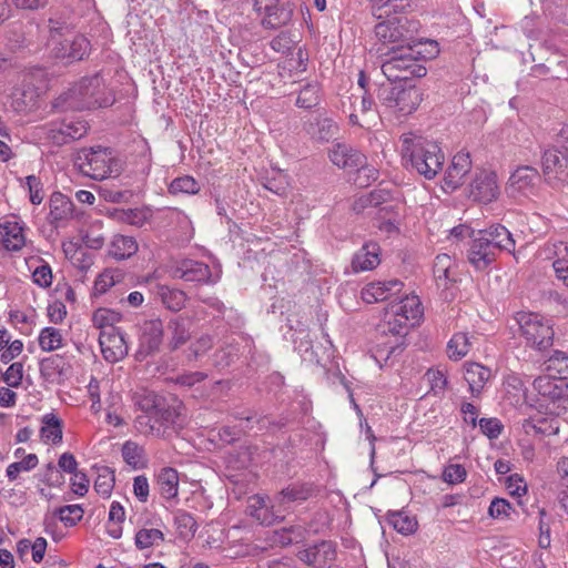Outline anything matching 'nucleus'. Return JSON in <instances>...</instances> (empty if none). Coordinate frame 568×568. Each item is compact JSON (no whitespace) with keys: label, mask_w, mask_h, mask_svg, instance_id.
<instances>
[{"label":"nucleus","mask_w":568,"mask_h":568,"mask_svg":"<svg viewBox=\"0 0 568 568\" xmlns=\"http://www.w3.org/2000/svg\"><path fill=\"white\" fill-rule=\"evenodd\" d=\"M115 98L106 88L103 71L81 78L72 88L61 93L52 102L59 112L82 111L111 106Z\"/></svg>","instance_id":"f257e3e1"},{"label":"nucleus","mask_w":568,"mask_h":568,"mask_svg":"<svg viewBox=\"0 0 568 568\" xmlns=\"http://www.w3.org/2000/svg\"><path fill=\"white\" fill-rule=\"evenodd\" d=\"M402 156L419 175L433 180L443 169L445 154L437 142L407 133L402 136Z\"/></svg>","instance_id":"f03ea898"},{"label":"nucleus","mask_w":568,"mask_h":568,"mask_svg":"<svg viewBox=\"0 0 568 568\" xmlns=\"http://www.w3.org/2000/svg\"><path fill=\"white\" fill-rule=\"evenodd\" d=\"M376 97L381 105L399 115L412 114L423 101L422 90L412 81H389L379 84Z\"/></svg>","instance_id":"7ed1b4c3"},{"label":"nucleus","mask_w":568,"mask_h":568,"mask_svg":"<svg viewBox=\"0 0 568 568\" xmlns=\"http://www.w3.org/2000/svg\"><path fill=\"white\" fill-rule=\"evenodd\" d=\"M385 55L382 71L389 81H410V78H422L427 73L416 55L408 51V45L392 47Z\"/></svg>","instance_id":"20e7f679"},{"label":"nucleus","mask_w":568,"mask_h":568,"mask_svg":"<svg viewBox=\"0 0 568 568\" xmlns=\"http://www.w3.org/2000/svg\"><path fill=\"white\" fill-rule=\"evenodd\" d=\"M516 321L526 345L545 352L554 344L552 322L538 313H517Z\"/></svg>","instance_id":"39448f33"},{"label":"nucleus","mask_w":568,"mask_h":568,"mask_svg":"<svg viewBox=\"0 0 568 568\" xmlns=\"http://www.w3.org/2000/svg\"><path fill=\"white\" fill-rule=\"evenodd\" d=\"M542 173L560 182H568V124L558 132L555 143L541 155Z\"/></svg>","instance_id":"423d86ee"},{"label":"nucleus","mask_w":568,"mask_h":568,"mask_svg":"<svg viewBox=\"0 0 568 568\" xmlns=\"http://www.w3.org/2000/svg\"><path fill=\"white\" fill-rule=\"evenodd\" d=\"M80 170L90 178L101 181L113 173L118 174V162L112 158V152L106 148H91L83 150L78 156Z\"/></svg>","instance_id":"0eeeda50"},{"label":"nucleus","mask_w":568,"mask_h":568,"mask_svg":"<svg viewBox=\"0 0 568 568\" xmlns=\"http://www.w3.org/2000/svg\"><path fill=\"white\" fill-rule=\"evenodd\" d=\"M164 326L160 318L148 320L140 326L139 348L135 353L136 361H144L148 356L160 351L163 342Z\"/></svg>","instance_id":"6e6552de"},{"label":"nucleus","mask_w":568,"mask_h":568,"mask_svg":"<svg viewBox=\"0 0 568 568\" xmlns=\"http://www.w3.org/2000/svg\"><path fill=\"white\" fill-rule=\"evenodd\" d=\"M328 159L338 169H343L349 173L366 170V155L355 146L345 142L333 143L332 148L328 150Z\"/></svg>","instance_id":"1a4fd4ad"},{"label":"nucleus","mask_w":568,"mask_h":568,"mask_svg":"<svg viewBox=\"0 0 568 568\" xmlns=\"http://www.w3.org/2000/svg\"><path fill=\"white\" fill-rule=\"evenodd\" d=\"M48 45L57 59L67 63L82 60L91 47L89 38H50Z\"/></svg>","instance_id":"9d476101"},{"label":"nucleus","mask_w":568,"mask_h":568,"mask_svg":"<svg viewBox=\"0 0 568 568\" xmlns=\"http://www.w3.org/2000/svg\"><path fill=\"white\" fill-rule=\"evenodd\" d=\"M306 134L316 143H328L339 134L338 123L326 113H317L303 124Z\"/></svg>","instance_id":"9b49d317"},{"label":"nucleus","mask_w":568,"mask_h":568,"mask_svg":"<svg viewBox=\"0 0 568 568\" xmlns=\"http://www.w3.org/2000/svg\"><path fill=\"white\" fill-rule=\"evenodd\" d=\"M298 560L313 568H324L336 560V544L332 540H320L297 551Z\"/></svg>","instance_id":"f8f14e48"},{"label":"nucleus","mask_w":568,"mask_h":568,"mask_svg":"<svg viewBox=\"0 0 568 568\" xmlns=\"http://www.w3.org/2000/svg\"><path fill=\"white\" fill-rule=\"evenodd\" d=\"M99 344L104 359L116 363L129 353L125 334L120 328H110L100 332Z\"/></svg>","instance_id":"ddd939ff"},{"label":"nucleus","mask_w":568,"mask_h":568,"mask_svg":"<svg viewBox=\"0 0 568 568\" xmlns=\"http://www.w3.org/2000/svg\"><path fill=\"white\" fill-rule=\"evenodd\" d=\"M498 195L499 186L495 172L484 170L475 175L469 185V199L488 204L497 200Z\"/></svg>","instance_id":"4468645a"},{"label":"nucleus","mask_w":568,"mask_h":568,"mask_svg":"<svg viewBox=\"0 0 568 568\" xmlns=\"http://www.w3.org/2000/svg\"><path fill=\"white\" fill-rule=\"evenodd\" d=\"M316 494V486L311 481H295L274 495V501L280 509L287 510L292 504H302Z\"/></svg>","instance_id":"2eb2a0df"},{"label":"nucleus","mask_w":568,"mask_h":568,"mask_svg":"<svg viewBox=\"0 0 568 568\" xmlns=\"http://www.w3.org/2000/svg\"><path fill=\"white\" fill-rule=\"evenodd\" d=\"M471 243L468 248V262L477 270L485 271L496 260L497 250L494 243L479 236L475 231H471Z\"/></svg>","instance_id":"dca6fc26"},{"label":"nucleus","mask_w":568,"mask_h":568,"mask_svg":"<svg viewBox=\"0 0 568 568\" xmlns=\"http://www.w3.org/2000/svg\"><path fill=\"white\" fill-rule=\"evenodd\" d=\"M142 408L165 427L178 424L180 406L169 404L162 396L153 395L152 397H146Z\"/></svg>","instance_id":"f3484780"},{"label":"nucleus","mask_w":568,"mask_h":568,"mask_svg":"<svg viewBox=\"0 0 568 568\" xmlns=\"http://www.w3.org/2000/svg\"><path fill=\"white\" fill-rule=\"evenodd\" d=\"M254 8L263 14L262 23L267 28H277L291 19V10L278 4V0H254Z\"/></svg>","instance_id":"a211bd4d"},{"label":"nucleus","mask_w":568,"mask_h":568,"mask_svg":"<svg viewBox=\"0 0 568 568\" xmlns=\"http://www.w3.org/2000/svg\"><path fill=\"white\" fill-rule=\"evenodd\" d=\"M88 132V123L83 120L64 119L59 126L50 130V138L57 145H64L79 140Z\"/></svg>","instance_id":"6ab92c4d"},{"label":"nucleus","mask_w":568,"mask_h":568,"mask_svg":"<svg viewBox=\"0 0 568 568\" xmlns=\"http://www.w3.org/2000/svg\"><path fill=\"white\" fill-rule=\"evenodd\" d=\"M541 176L538 170L530 165L518 166L509 178L511 192L523 194L532 193L540 183Z\"/></svg>","instance_id":"aec40b11"},{"label":"nucleus","mask_w":568,"mask_h":568,"mask_svg":"<svg viewBox=\"0 0 568 568\" xmlns=\"http://www.w3.org/2000/svg\"><path fill=\"white\" fill-rule=\"evenodd\" d=\"M470 169L471 160L469 154L463 152L457 153L445 172L443 189L445 191L456 190L462 184L464 176L470 171Z\"/></svg>","instance_id":"412c9836"},{"label":"nucleus","mask_w":568,"mask_h":568,"mask_svg":"<svg viewBox=\"0 0 568 568\" xmlns=\"http://www.w3.org/2000/svg\"><path fill=\"white\" fill-rule=\"evenodd\" d=\"M50 212L47 217L50 225L54 229L60 227L61 222L73 217L74 204L61 192H53L49 200Z\"/></svg>","instance_id":"4be33fe9"},{"label":"nucleus","mask_w":568,"mask_h":568,"mask_svg":"<svg viewBox=\"0 0 568 568\" xmlns=\"http://www.w3.org/2000/svg\"><path fill=\"white\" fill-rule=\"evenodd\" d=\"M381 247L376 242H368L354 254L352 267L355 273L371 271L381 263Z\"/></svg>","instance_id":"5701e85b"},{"label":"nucleus","mask_w":568,"mask_h":568,"mask_svg":"<svg viewBox=\"0 0 568 568\" xmlns=\"http://www.w3.org/2000/svg\"><path fill=\"white\" fill-rule=\"evenodd\" d=\"M387 315H396L403 317L407 315L412 325H417L423 316L422 303L416 295H406L396 303H392Z\"/></svg>","instance_id":"b1692460"},{"label":"nucleus","mask_w":568,"mask_h":568,"mask_svg":"<svg viewBox=\"0 0 568 568\" xmlns=\"http://www.w3.org/2000/svg\"><path fill=\"white\" fill-rule=\"evenodd\" d=\"M178 276L186 282L211 283L212 273L210 266L203 262L184 260L176 267Z\"/></svg>","instance_id":"393cba45"},{"label":"nucleus","mask_w":568,"mask_h":568,"mask_svg":"<svg viewBox=\"0 0 568 568\" xmlns=\"http://www.w3.org/2000/svg\"><path fill=\"white\" fill-rule=\"evenodd\" d=\"M476 233L494 243L497 252L507 251L510 253L515 250V240L511 233L501 224H493L487 229L478 230Z\"/></svg>","instance_id":"a878e982"},{"label":"nucleus","mask_w":568,"mask_h":568,"mask_svg":"<svg viewBox=\"0 0 568 568\" xmlns=\"http://www.w3.org/2000/svg\"><path fill=\"white\" fill-rule=\"evenodd\" d=\"M465 381L474 397H478L484 389L485 384L491 377V371L479 363H467L465 365Z\"/></svg>","instance_id":"bb28decb"},{"label":"nucleus","mask_w":568,"mask_h":568,"mask_svg":"<svg viewBox=\"0 0 568 568\" xmlns=\"http://www.w3.org/2000/svg\"><path fill=\"white\" fill-rule=\"evenodd\" d=\"M387 320H385L384 324L381 325L382 333L384 335H392L394 337L395 344H400L402 342L404 344H407L406 336L409 333L410 328L415 327L416 325H412V323L408 321L407 315H404L403 317H398L396 315H387Z\"/></svg>","instance_id":"cd10ccee"},{"label":"nucleus","mask_w":568,"mask_h":568,"mask_svg":"<svg viewBox=\"0 0 568 568\" xmlns=\"http://www.w3.org/2000/svg\"><path fill=\"white\" fill-rule=\"evenodd\" d=\"M0 234L2 237V245L7 251H20L26 244L23 229L22 226L19 225L18 222L7 221L4 223H1Z\"/></svg>","instance_id":"c85d7f7f"},{"label":"nucleus","mask_w":568,"mask_h":568,"mask_svg":"<svg viewBox=\"0 0 568 568\" xmlns=\"http://www.w3.org/2000/svg\"><path fill=\"white\" fill-rule=\"evenodd\" d=\"M168 329L171 333L168 342L171 352L176 351L191 338L190 322L184 317L172 318L168 324Z\"/></svg>","instance_id":"c756f323"},{"label":"nucleus","mask_w":568,"mask_h":568,"mask_svg":"<svg viewBox=\"0 0 568 568\" xmlns=\"http://www.w3.org/2000/svg\"><path fill=\"white\" fill-rule=\"evenodd\" d=\"M156 486L159 494L165 499H172L178 496L179 474L172 467L162 468L156 475Z\"/></svg>","instance_id":"7c9ffc66"},{"label":"nucleus","mask_w":568,"mask_h":568,"mask_svg":"<svg viewBox=\"0 0 568 568\" xmlns=\"http://www.w3.org/2000/svg\"><path fill=\"white\" fill-rule=\"evenodd\" d=\"M109 216L121 223H126L136 227L143 226L151 219L149 210L144 209H112L108 211Z\"/></svg>","instance_id":"2f4dec72"},{"label":"nucleus","mask_w":568,"mask_h":568,"mask_svg":"<svg viewBox=\"0 0 568 568\" xmlns=\"http://www.w3.org/2000/svg\"><path fill=\"white\" fill-rule=\"evenodd\" d=\"M407 344L403 342L400 344H395L393 341L388 339L387 342L378 343L372 353V357L374 361L383 367L385 365H392L394 359L397 358Z\"/></svg>","instance_id":"473e14b6"},{"label":"nucleus","mask_w":568,"mask_h":568,"mask_svg":"<svg viewBox=\"0 0 568 568\" xmlns=\"http://www.w3.org/2000/svg\"><path fill=\"white\" fill-rule=\"evenodd\" d=\"M43 426L40 429V437L44 443L60 444L63 437V424L61 418L50 413L42 417Z\"/></svg>","instance_id":"72a5a7b5"},{"label":"nucleus","mask_w":568,"mask_h":568,"mask_svg":"<svg viewBox=\"0 0 568 568\" xmlns=\"http://www.w3.org/2000/svg\"><path fill=\"white\" fill-rule=\"evenodd\" d=\"M408 51L416 55V60L420 61L435 59L439 54V44L433 38H418L413 43H407Z\"/></svg>","instance_id":"f704fd0d"},{"label":"nucleus","mask_w":568,"mask_h":568,"mask_svg":"<svg viewBox=\"0 0 568 568\" xmlns=\"http://www.w3.org/2000/svg\"><path fill=\"white\" fill-rule=\"evenodd\" d=\"M156 295L171 312H179L185 306L186 294L181 290L160 285L158 286Z\"/></svg>","instance_id":"c9c22d12"},{"label":"nucleus","mask_w":568,"mask_h":568,"mask_svg":"<svg viewBox=\"0 0 568 568\" xmlns=\"http://www.w3.org/2000/svg\"><path fill=\"white\" fill-rule=\"evenodd\" d=\"M557 377L551 374H547L544 376H538L534 379V388L544 397H549L551 399L564 397L565 383L561 382L560 385L556 383Z\"/></svg>","instance_id":"e433bc0d"},{"label":"nucleus","mask_w":568,"mask_h":568,"mask_svg":"<svg viewBox=\"0 0 568 568\" xmlns=\"http://www.w3.org/2000/svg\"><path fill=\"white\" fill-rule=\"evenodd\" d=\"M138 251V243L134 237L115 235L111 243L109 254L118 261H123Z\"/></svg>","instance_id":"4c0bfd02"},{"label":"nucleus","mask_w":568,"mask_h":568,"mask_svg":"<svg viewBox=\"0 0 568 568\" xmlns=\"http://www.w3.org/2000/svg\"><path fill=\"white\" fill-rule=\"evenodd\" d=\"M123 460L133 469H142L146 466L145 450L133 440H126L122 445Z\"/></svg>","instance_id":"58836bf2"},{"label":"nucleus","mask_w":568,"mask_h":568,"mask_svg":"<svg viewBox=\"0 0 568 568\" xmlns=\"http://www.w3.org/2000/svg\"><path fill=\"white\" fill-rule=\"evenodd\" d=\"M386 521L402 535L413 534L417 529V520L404 511L389 510L386 514Z\"/></svg>","instance_id":"ea45409f"},{"label":"nucleus","mask_w":568,"mask_h":568,"mask_svg":"<svg viewBox=\"0 0 568 568\" xmlns=\"http://www.w3.org/2000/svg\"><path fill=\"white\" fill-rule=\"evenodd\" d=\"M321 85L317 81L307 82L302 87L295 104L302 109H312L321 102Z\"/></svg>","instance_id":"a19ab883"},{"label":"nucleus","mask_w":568,"mask_h":568,"mask_svg":"<svg viewBox=\"0 0 568 568\" xmlns=\"http://www.w3.org/2000/svg\"><path fill=\"white\" fill-rule=\"evenodd\" d=\"M545 371L559 381L568 378V355L561 351H554L544 363Z\"/></svg>","instance_id":"79ce46f5"},{"label":"nucleus","mask_w":568,"mask_h":568,"mask_svg":"<svg viewBox=\"0 0 568 568\" xmlns=\"http://www.w3.org/2000/svg\"><path fill=\"white\" fill-rule=\"evenodd\" d=\"M174 524L179 536L184 539H192L197 530V523L194 517L183 509L174 511Z\"/></svg>","instance_id":"37998d69"},{"label":"nucleus","mask_w":568,"mask_h":568,"mask_svg":"<svg viewBox=\"0 0 568 568\" xmlns=\"http://www.w3.org/2000/svg\"><path fill=\"white\" fill-rule=\"evenodd\" d=\"M98 476L94 480V490L108 498L110 497L114 484H115V471L108 467V466H101L97 468Z\"/></svg>","instance_id":"c03bdc74"},{"label":"nucleus","mask_w":568,"mask_h":568,"mask_svg":"<svg viewBox=\"0 0 568 568\" xmlns=\"http://www.w3.org/2000/svg\"><path fill=\"white\" fill-rule=\"evenodd\" d=\"M280 509L272 498V504L266 507H260V509L247 510V514L255 518L263 526H272L277 521H282L284 516L280 515Z\"/></svg>","instance_id":"a18cd8bd"},{"label":"nucleus","mask_w":568,"mask_h":568,"mask_svg":"<svg viewBox=\"0 0 568 568\" xmlns=\"http://www.w3.org/2000/svg\"><path fill=\"white\" fill-rule=\"evenodd\" d=\"M470 341L466 333L459 332L453 335L447 344L448 357L453 361H459L465 357L470 349Z\"/></svg>","instance_id":"49530a36"},{"label":"nucleus","mask_w":568,"mask_h":568,"mask_svg":"<svg viewBox=\"0 0 568 568\" xmlns=\"http://www.w3.org/2000/svg\"><path fill=\"white\" fill-rule=\"evenodd\" d=\"M162 541H164V534L156 528H142L134 537V545L139 550L158 546Z\"/></svg>","instance_id":"de8ad7c7"},{"label":"nucleus","mask_w":568,"mask_h":568,"mask_svg":"<svg viewBox=\"0 0 568 568\" xmlns=\"http://www.w3.org/2000/svg\"><path fill=\"white\" fill-rule=\"evenodd\" d=\"M390 200V193L386 190H374L366 195L361 196L354 205V210L359 212L366 207L381 209Z\"/></svg>","instance_id":"09e8293b"},{"label":"nucleus","mask_w":568,"mask_h":568,"mask_svg":"<svg viewBox=\"0 0 568 568\" xmlns=\"http://www.w3.org/2000/svg\"><path fill=\"white\" fill-rule=\"evenodd\" d=\"M121 318L122 315L119 312L104 307L98 308L92 314L93 326L100 328L101 331L118 328L115 324L120 322Z\"/></svg>","instance_id":"8fccbe9b"},{"label":"nucleus","mask_w":568,"mask_h":568,"mask_svg":"<svg viewBox=\"0 0 568 568\" xmlns=\"http://www.w3.org/2000/svg\"><path fill=\"white\" fill-rule=\"evenodd\" d=\"M385 282H373L366 284L361 292L362 300L367 304L377 303L389 298Z\"/></svg>","instance_id":"3c124183"},{"label":"nucleus","mask_w":568,"mask_h":568,"mask_svg":"<svg viewBox=\"0 0 568 568\" xmlns=\"http://www.w3.org/2000/svg\"><path fill=\"white\" fill-rule=\"evenodd\" d=\"M38 341L42 351L51 352L62 345V335L59 328L48 326L41 329Z\"/></svg>","instance_id":"603ef678"},{"label":"nucleus","mask_w":568,"mask_h":568,"mask_svg":"<svg viewBox=\"0 0 568 568\" xmlns=\"http://www.w3.org/2000/svg\"><path fill=\"white\" fill-rule=\"evenodd\" d=\"M84 510L81 505H65L54 510V515L67 526H75L83 517Z\"/></svg>","instance_id":"864d4df0"},{"label":"nucleus","mask_w":568,"mask_h":568,"mask_svg":"<svg viewBox=\"0 0 568 568\" xmlns=\"http://www.w3.org/2000/svg\"><path fill=\"white\" fill-rule=\"evenodd\" d=\"M558 473L560 480L557 486L558 501L561 508L568 514V458H562L558 463Z\"/></svg>","instance_id":"5fc2aeb1"},{"label":"nucleus","mask_w":568,"mask_h":568,"mask_svg":"<svg viewBox=\"0 0 568 568\" xmlns=\"http://www.w3.org/2000/svg\"><path fill=\"white\" fill-rule=\"evenodd\" d=\"M200 191L199 182L190 176V175H183L180 178L174 179L171 184L169 185V192L171 194H196Z\"/></svg>","instance_id":"6e6d98bb"},{"label":"nucleus","mask_w":568,"mask_h":568,"mask_svg":"<svg viewBox=\"0 0 568 568\" xmlns=\"http://www.w3.org/2000/svg\"><path fill=\"white\" fill-rule=\"evenodd\" d=\"M38 463V456L36 454H29L21 462L10 464L7 467L6 475L10 481H13L18 478L20 471H29L36 468Z\"/></svg>","instance_id":"4d7b16f0"},{"label":"nucleus","mask_w":568,"mask_h":568,"mask_svg":"<svg viewBox=\"0 0 568 568\" xmlns=\"http://www.w3.org/2000/svg\"><path fill=\"white\" fill-rule=\"evenodd\" d=\"M41 375L49 381H54L57 376L63 373L62 358L60 356H50L43 358L40 363Z\"/></svg>","instance_id":"13d9d810"},{"label":"nucleus","mask_w":568,"mask_h":568,"mask_svg":"<svg viewBox=\"0 0 568 568\" xmlns=\"http://www.w3.org/2000/svg\"><path fill=\"white\" fill-rule=\"evenodd\" d=\"M296 336L293 337V342L295 344V349L302 355L307 356L308 359H313L314 351H313V341L310 338V334L306 328H298L296 331Z\"/></svg>","instance_id":"bf43d9fd"},{"label":"nucleus","mask_w":568,"mask_h":568,"mask_svg":"<svg viewBox=\"0 0 568 568\" xmlns=\"http://www.w3.org/2000/svg\"><path fill=\"white\" fill-rule=\"evenodd\" d=\"M13 95L14 106L17 110L32 108L36 104V99L38 97L37 92L33 89L26 85H23L22 89H17Z\"/></svg>","instance_id":"052dcab7"},{"label":"nucleus","mask_w":568,"mask_h":568,"mask_svg":"<svg viewBox=\"0 0 568 568\" xmlns=\"http://www.w3.org/2000/svg\"><path fill=\"white\" fill-rule=\"evenodd\" d=\"M452 266V258L447 254H438L435 257L433 265V273L436 281H452L449 277Z\"/></svg>","instance_id":"680f3d73"},{"label":"nucleus","mask_w":568,"mask_h":568,"mask_svg":"<svg viewBox=\"0 0 568 568\" xmlns=\"http://www.w3.org/2000/svg\"><path fill=\"white\" fill-rule=\"evenodd\" d=\"M23 379V364L21 362L12 363L6 372L2 373V381L12 388H18Z\"/></svg>","instance_id":"e2e57ef3"},{"label":"nucleus","mask_w":568,"mask_h":568,"mask_svg":"<svg viewBox=\"0 0 568 568\" xmlns=\"http://www.w3.org/2000/svg\"><path fill=\"white\" fill-rule=\"evenodd\" d=\"M26 185L29 191L30 202L39 205L43 201V183L41 179L36 175H29L26 178Z\"/></svg>","instance_id":"0e129e2a"},{"label":"nucleus","mask_w":568,"mask_h":568,"mask_svg":"<svg viewBox=\"0 0 568 568\" xmlns=\"http://www.w3.org/2000/svg\"><path fill=\"white\" fill-rule=\"evenodd\" d=\"M478 425L484 435L489 439H496L500 436L504 426L498 418H480Z\"/></svg>","instance_id":"69168bd1"},{"label":"nucleus","mask_w":568,"mask_h":568,"mask_svg":"<svg viewBox=\"0 0 568 568\" xmlns=\"http://www.w3.org/2000/svg\"><path fill=\"white\" fill-rule=\"evenodd\" d=\"M524 428L528 434L530 430L541 435H551L558 432V427H554L548 423L546 418H539L537 422H534L532 419H526L524 423Z\"/></svg>","instance_id":"338daca9"},{"label":"nucleus","mask_w":568,"mask_h":568,"mask_svg":"<svg viewBox=\"0 0 568 568\" xmlns=\"http://www.w3.org/2000/svg\"><path fill=\"white\" fill-rule=\"evenodd\" d=\"M118 282H120V273L118 271H104L97 278L94 287L100 294H103Z\"/></svg>","instance_id":"774afa93"}]
</instances>
